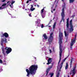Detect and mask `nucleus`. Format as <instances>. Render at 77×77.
Wrapping results in <instances>:
<instances>
[{"label":"nucleus","instance_id":"1","mask_svg":"<svg viewBox=\"0 0 77 77\" xmlns=\"http://www.w3.org/2000/svg\"><path fill=\"white\" fill-rule=\"evenodd\" d=\"M38 65H32L31 66L29 67L28 69H26V71L27 72V74L26 76L27 77H29V75L30 74L31 75H35L36 72V70L38 69Z\"/></svg>","mask_w":77,"mask_h":77},{"label":"nucleus","instance_id":"2","mask_svg":"<svg viewBox=\"0 0 77 77\" xmlns=\"http://www.w3.org/2000/svg\"><path fill=\"white\" fill-rule=\"evenodd\" d=\"M59 37L60 39L59 41V44L60 45V59L58 63V65L59 64L60 60H61V58L62 57V47L63 46L61 44L62 43V39H63V33H59Z\"/></svg>","mask_w":77,"mask_h":77},{"label":"nucleus","instance_id":"3","mask_svg":"<svg viewBox=\"0 0 77 77\" xmlns=\"http://www.w3.org/2000/svg\"><path fill=\"white\" fill-rule=\"evenodd\" d=\"M53 65H54V63H51V65L48 66L49 67L46 69V75H48V72H49V71H50V69H51L53 68Z\"/></svg>","mask_w":77,"mask_h":77},{"label":"nucleus","instance_id":"4","mask_svg":"<svg viewBox=\"0 0 77 77\" xmlns=\"http://www.w3.org/2000/svg\"><path fill=\"white\" fill-rule=\"evenodd\" d=\"M53 35H54V34H53V33L52 32L51 33L48 38V41L50 45L51 44V43L52 41H53Z\"/></svg>","mask_w":77,"mask_h":77},{"label":"nucleus","instance_id":"5","mask_svg":"<svg viewBox=\"0 0 77 77\" xmlns=\"http://www.w3.org/2000/svg\"><path fill=\"white\" fill-rule=\"evenodd\" d=\"M70 26L69 28V33H72L74 30V29H73V26H72V20L70 21V23L69 24Z\"/></svg>","mask_w":77,"mask_h":77},{"label":"nucleus","instance_id":"6","mask_svg":"<svg viewBox=\"0 0 77 77\" xmlns=\"http://www.w3.org/2000/svg\"><path fill=\"white\" fill-rule=\"evenodd\" d=\"M75 68H76V66H75L73 67L72 70H71L70 72V75H71L72 74V76H74V75L75 74V73H76Z\"/></svg>","mask_w":77,"mask_h":77},{"label":"nucleus","instance_id":"7","mask_svg":"<svg viewBox=\"0 0 77 77\" xmlns=\"http://www.w3.org/2000/svg\"><path fill=\"white\" fill-rule=\"evenodd\" d=\"M5 50H6V53L7 54H9L12 51V49L10 47H6L5 48Z\"/></svg>","mask_w":77,"mask_h":77},{"label":"nucleus","instance_id":"8","mask_svg":"<svg viewBox=\"0 0 77 77\" xmlns=\"http://www.w3.org/2000/svg\"><path fill=\"white\" fill-rule=\"evenodd\" d=\"M8 38L9 37V35L7 32H5L4 34H3L2 35H1V38H3V39H4V38Z\"/></svg>","mask_w":77,"mask_h":77},{"label":"nucleus","instance_id":"9","mask_svg":"<svg viewBox=\"0 0 77 77\" xmlns=\"http://www.w3.org/2000/svg\"><path fill=\"white\" fill-rule=\"evenodd\" d=\"M75 42V40L73 39V40H72L71 42V43H70V48L71 50H72V45H74V43Z\"/></svg>","mask_w":77,"mask_h":77},{"label":"nucleus","instance_id":"10","mask_svg":"<svg viewBox=\"0 0 77 77\" xmlns=\"http://www.w3.org/2000/svg\"><path fill=\"white\" fill-rule=\"evenodd\" d=\"M53 59L51 58H49L48 60V63H47V65H49L51 63V62H53Z\"/></svg>","mask_w":77,"mask_h":77},{"label":"nucleus","instance_id":"11","mask_svg":"<svg viewBox=\"0 0 77 77\" xmlns=\"http://www.w3.org/2000/svg\"><path fill=\"white\" fill-rule=\"evenodd\" d=\"M67 59V57L65 58L64 60H63L61 63V64L60 65V69H61L62 68V65H63V62H64Z\"/></svg>","mask_w":77,"mask_h":77},{"label":"nucleus","instance_id":"12","mask_svg":"<svg viewBox=\"0 0 77 77\" xmlns=\"http://www.w3.org/2000/svg\"><path fill=\"white\" fill-rule=\"evenodd\" d=\"M61 15L62 17L61 20L63 21V22H64L65 19H64V17H65V13H63V12L61 13Z\"/></svg>","mask_w":77,"mask_h":77},{"label":"nucleus","instance_id":"13","mask_svg":"<svg viewBox=\"0 0 77 77\" xmlns=\"http://www.w3.org/2000/svg\"><path fill=\"white\" fill-rule=\"evenodd\" d=\"M40 22L41 20H38L37 21H35V24H37V26L38 27H39V26L41 25V24H40Z\"/></svg>","mask_w":77,"mask_h":77},{"label":"nucleus","instance_id":"14","mask_svg":"<svg viewBox=\"0 0 77 77\" xmlns=\"http://www.w3.org/2000/svg\"><path fill=\"white\" fill-rule=\"evenodd\" d=\"M66 29L68 32H69V23H66Z\"/></svg>","mask_w":77,"mask_h":77},{"label":"nucleus","instance_id":"15","mask_svg":"<svg viewBox=\"0 0 77 77\" xmlns=\"http://www.w3.org/2000/svg\"><path fill=\"white\" fill-rule=\"evenodd\" d=\"M74 60V58H71V61L70 63V68L72 67V61Z\"/></svg>","mask_w":77,"mask_h":77},{"label":"nucleus","instance_id":"16","mask_svg":"<svg viewBox=\"0 0 77 77\" xmlns=\"http://www.w3.org/2000/svg\"><path fill=\"white\" fill-rule=\"evenodd\" d=\"M2 51L4 56H6V53H5V50H4L3 48H2Z\"/></svg>","mask_w":77,"mask_h":77},{"label":"nucleus","instance_id":"17","mask_svg":"<svg viewBox=\"0 0 77 77\" xmlns=\"http://www.w3.org/2000/svg\"><path fill=\"white\" fill-rule=\"evenodd\" d=\"M64 8H66V7H65V5H63V9L62 10V12H61V13H63H63H65V11L64 10Z\"/></svg>","mask_w":77,"mask_h":77},{"label":"nucleus","instance_id":"18","mask_svg":"<svg viewBox=\"0 0 77 77\" xmlns=\"http://www.w3.org/2000/svg\"><path fill=\"white\" fill-rule=\"evenodd\" d=\"M43 37L45 39H47V38H48L47 36L46 35V34L45 33L43 35Z\"/></svg>","mask_w":77,"mask_h":77},{"label":"nucleus","instance_id":"19","mask_svg":"<svg viewBox=\"0 0 77 77\" xmlns=\"http://www.w3.org/2000/svg\"><path fill=\"white\" fill-rule=\"evenodd\" d=\"M64 33L65 37H66L67 36L68 37L69 35V34H68V32L67 33H66V31H65Z\"/></svg>","mask_w":77,"mask_h":77},{"label":"nucleus","instance_id":"20","mask_svg":"<svg viewBox=\"0 0 77 77\" xmlns=\"http://www.w3.org/2000/svg\"><path fill=\"white\" fill-rule=\"evenodd\" d=\"M1 44L3 46V43L4 42V39L3 38H1Z\"/></svg>","mask_w":77,"mask_h":77},{"label":"nucleus","instance_id":"21","mask_svg":"<svg viewBox=\"0 0 77 77\" xmlns=\"http://www.w3.org/2000/svg\"><path fill=\"white\" fill-rule=\"evenodd\" d=\"M68 68V63H66V66L65 67V69H67Z\"/></svg>","mask_w":77,"mask_h":77},{"label":"nucleus","instance_id":"22","mask_svg":"<svg viewBox=\"0 0 77 77\" xmlns=\"http://www.w3.org/2000/svg\"><path fill=\"white\" fill-rule=\"evenodd\" d=\"M44 8H43L41 10V15H42V14H43V12H44Z\"/></svg>","mask_w":77,"mask_h":77},{"label":"nucleus","instance_id":"23","mask_svg":"<svg viewBox=\"0 0 77 77\" xmlns=\"http://www.w3.org/2000/svg\"><path fill=\"white\" fill-rule=\"evenodd\" d=\"M69 1L70 3H73L74 2V0H69Z\"/></svg>","mask_w":77,"mask_h":77},{"label":"nucleus","instance_id":"24","mask_svg":"<svg viewBox=\"0 0 77 77\" xmlns=\"http://www.w3.org/2000/svg\"><path fill=\"white\" fill-rule=\"evenodd\" d=\"M60 75V72H57V77H59Z\"/></svg>","mask_w":77,"mask_h":77},{"label":"nucleus","instance_id":"25","mask_svg":"<svg viewBox=\"0 0 77 77\" xmlns=\"http://www.w3.org/2000/svg\"><path fill=\"white\" fill-rule=\"evenodd\" d=\"M4 41H5V43H8V41L6 40V38H4Z\"/></svg>","mask_w":77,"mask_h":77},{"label":"nucleus","instance_id":"26","mask_svg":"<svg viewBox=\"0 0 77 77\" xmlns=\"http://www.w3.org/2000/svg\"><path fill=\"white\" fill-rule=\"evenodd\" d=\"M50 75H51V77H52L53 76V75H54V73H50Z\"/></svg>","mask_w":77,"mask_h":77},{"label":"nucleus","instance_id":"27","mask_svg":"<svg viewBox=\"0 0 77 77\" xmlns=\"http://www.w3.org/2000/svg\"><path fill=\"white\" fill-rule=\"evenodd\" d=\"M3 64L4 65H6V61L4 60L3 62Z\"/></svg>","mask_w":77,"mask_h":77},{"label":"nucleus","instance_id":"28","mask_svg":"<svg viewBox=\"0 0 77 77\" xmlns=\"http://www.w3.org/2000/svg\"><path fill=\"white\" fill-rule=\"evenodd\" d=\"M35 9V8L30 9V11H34Z\"/></svg>","mask_w":77,"mask_h":77},{"label":"nucleus","instance_id":"29","mask_svg":"<svg viewBox=\"0 0 77 77\" xmlns=\"http://www.w3.org/2000/svg\"><path fill=\"white\" fill-rule=\"evenodd\" d=\"M56 22H55L54 23V24L53 25V29H54V28H55V27H56Z\"/></svg>","mask_w":77,"mask_h":77},{"label":"nucleus","instance_id":"30","mask_svg":"<svg viewBox=\"0 0 77 77\" xmlns=\"http://www.w3.org/2000/svg\"><path fill=\"white\" fill-rule=\"evenodd\" d=\"M15 1H12V2L11 3V5H13V4H14V3H15Z\"/></svg>","mask_w":77,"mask_h":77},{"label":"nucleus","instance_id":"31","mask_svg":"<svg viewBox=\"0 0 77 77\" xmlns=\"http://www.w3.org/2000/svg\"><path fill=\"white\" fill-rule=\"evenodd\" d=\"M6 3H5L4 4L2 5V7H3V6H6Z\"/></svg>","mask_w":77,"mask_h":77},{"label":"nucleus","instance_id":"32","mask_svg":"<svg viewBox=\"0 0 77 77\" xmlns=\"http://www.w3.org/2000/svg\"><path fill=\"white\" fill-rule=\"evenodd\" d=\"M66 23H69V18L67 19Z\"/></svg>","mask_w":77,"mask_h":77},{"label":"nucleus","instance_id":"33","mask_svg":"<svg viewBox=\"0 0 77 77\" xmlns=\"http://www.w3.org/2000/svg\"><path fill=\"white\" fill-rule=\"evenodd\" d=\"M44 25L43 24H42V26H41V28H44Z\"/></svg>","mask_w":77,"mask_h":77},{"label":"nucleus","instance_id":"34","mask_svg":"<svg viewBox=\"0 0 77 77\" xmlns=\"http://www.w3.org/2000/svg\"><path fill=\"white\" fill-rule=\"evenodd\" d=\"M3 63V61L1 59H0V63Z\"/></svg>","mask_w":77,"mask_h":77},{"label":"nucleus","instance_id":"35","mask_svg":"<svg viewBox=\"0 0 77 77\" xmlns=\"http://www.w3.org/2000/svg\"><path fill=\"white\" fill-rule=\"evenodd\" d=\"M31 14H32L31 13H30V14H29V17H32V15H31Z\"/></svg>","mask_w":77,"mask_h":77},{"label":"nucleus","instance_id":"36","mask_svg":"<svg viewBox=\"0 0 77 77\" xmlns=\"http://www.w3.org/2000/svg\"><path fill=\"white\" fill-rule=\"evenodd\" d=\"M4 8L2 7H0V9H3Z\"/></svg>","mask_w":77,"mask_h":77},{"label":"nucleus","instance_id":"37","mask_svg":"<svg viewBox=\"0 0 77 77\" xmlns=\"http://www.w3.org/2000/svg\"><path fill=\"white\" fill-rule=\"evenodd\" d=\"M6 0H2V2H5V1H6Z\"/></svg>","mask_w":77,"mask_h":77},{"label":"nucleus","instance_id":"38","mask_svg":"<svg viewBox=\"0 0 77 77\" xmlns=\"http://www.w3.org/2000/svg\"><path fill=\"white\" fill-rule=\"evenodd\" d=\"M31 8L30 9H32L33 8V5H31Z\"/></svg>","mask_w":77,"mask_h":77},{"label":"nucleus","instance_id":"39","mask_svg":"<svg viewBox=\"0 0 77 77\" xmlns=\"http://www.w3.org/2000/svg\"><path fill=\"white\" fill-rule=\"evenodd\" d=\"M49 51L50 53H51V52H52V51H51V49L49 50Z\"/></svg>","mask_w":77,"mask_h":77},{"label":"nucleus","instance_id":"40","mask_svg":"<svg viewBox=\"0 0 77 77\" xmlns=\"http://www.w3.org/2000/svg\"><path fill=\"white\" fill-rule=\"evenodd\" d=\"M29 1L28 0V1L26 2V3H29Z\"/></svg>","mask_w":77,"mask_h":77},{"label":"nucleus","instance_id":"41","mask_svg":"<svg viewBox=\"0 0 77 77\" xmlns=\"http://www.w3.org/2000/svg\"><path fill=\"white\" fill-rule=\"evenodd\" d=\"M2 71V68H0V72H1V71Z\"/></svg>","mask_w":77,"mask_h":77},{"label":"nucleus","instance_id":"42","mask_svg":"<svg viewBox=\"0 0 77 77\" xmlns=\"http://www.w3.org/2000/svg\"><path fill=\"white\" fill-rule=\"evenodd\" d=\"M74 17H75V15H72V18H74Z\"/></svg>","mask_w":77,"mask_h":77},{"label":"nucleus","instance_id":"43","mask_svg":"<svg viewBox=\"0 0 77 77\" xmlns=\"http://www.w3.org/2000/svg\"><path fill=\"white\" fill-rule=\"evenodd\" d=\"M37 6L38 8H39V5H37Z\"/></svg>","mask_w":77,"mask_h":77},{"label":"nucleus","instance_id":"44","mask_svg":"<svg viewBox=\"0 0 77 77\" xmlns=\"http://www.w3.org/2000/svg\"><path fill=\"white\" fill-rule=\"evenodd\" d=\"M51 24V22H50L48 24V25H49V24Z\"/></svg>","mask_w":77,"mask_h":77},{"label":"nucleus","instance_id":"45","mask_svg":"<svg viewBox=\"0 0 77 77\" xmlns=\"http://www.w3.org/2000/svg\"><path fill=\"white\" fill-rule=\"evenodd\" d=\"M10 6L11 7V8H12V5H10Z\"/></svg>","mask_w":77,"mask_h":77},{"label":"nucleus","instance_id":"46","mask_svg":"<svg viewBox=\"0 0 77 77\" xmlns=\"http://www.w3.org/2000/svg\"><path fill=\"white\" fill-rule=\"evenodd\" d=\"M60 70H59V72H59V71H61V70L60 69H60Z\"/></svg>","mask_w":77,"mask_h":77},{"label":"nucleus","instance_id":"47","mask_svg":"<svg viewBox=\"0 0 77 77\" xmlns=\"http://www.w3.org/2000/svg\"><path fill=\"white\" fill-rule=\"evenodd\" d=\"M51 21H52V20H51L50 22V23H51Z\"/></svg>","mask_w":77,"mask_h":77},{"label":"nucleus","instance_id":"48","mask_svg":"<svg viewBox=\"0 0 77 77\" xmlns=\"http://www.w3.org/2000/svg\"><path fill=\"white\" fill-rule=\"evenodd\" d=\"M62 2H64V0H62Z\"/></svg>","mask_w":77,"mask_h":77},{"label":"nucleus","instance_id":"49","mask_svg":"<svg viewBox=\"0 0 77 77\" xmlns=\"http://www.w3.org/2000/svg\"><path fill=\"white\" fill-rule=\"evenodd\" d=\"M55 10H56V9H53V11H55Z\"/></svg>","mask_w":77,"mask_h":77},{"label":"nucleus","instance_id":"50","mask_svg":"<svg viewBox=\"0 0 77 77\" xmlns=\"http://www.w3.org/2000/svg\"><path fill=\"white\" fill-rule=\"evenodd\" d=\"M10 1H8V2H7V3H9V2H10Z\"/></svg>","mask_w":77,"mask_h":77},{"label":"nucleus","instance_id":"51","mask_svg":"<svg viewBox=\"0 0 77 77\" xmlns=\"http://www.w3.org/2000/svg\"><path fill=\"white\" fill-rule=\"evenodd\" d=\"M62 20H61V21H60V23H62Z\"/></svg>","mask_w":77,"mask_h":77},{"label":"nucleus","instance_id":"52","mask_svg":"<svg viewBox=\"0 0 77 77\" xmlns=\"http://www.w3.org/2000/svg\"><path fill=\"white\" fill-rule=\"evenodd\" d=\"M48 27H51V26H49Z\"/></svg>","mask_w":77,"mask_h":77},{"label":"nucleus","instance_id":"53","mask_svg":"<svg viewBox=\"0 0 77 77\" xmlns=\"http://www.w3.org/2000/svg\"><path fill=\"white\" fill-rule=\"evenodd\" d=\"M35 59H36V58L35 57Z\"/></svg>","mask_w":77,"mask_h":77},{"label":"nucleus","instance_id":"54","mask_svg":"<svg viewBox=\"0 0 77 77\" xmlns=\"http://www.w3.org/2000/svg\"><path fill=\"white\" fill-rule=\"evenodd\" d=\"M68 77H69V75H68Z\"/></svg>","mask_w":77,"mask_h":77},{"label":"nucleus","instance_id":"55","mask_svg":"<svg viewBox=\"0 0 77 77\" xmlns=\"http://www.w3.org/2000/svg\"><path fill=\"white\" fill-rule=\"evenodd\" d=\"M25 10H27V9H25Z\"/></svg>","mask_w":77,"mask_h":77},{"label":"nucleus","instance_id":"56","mask_svg":"<svg viewBox=\"0 0 77 77\" xmlns=\"http://www.w3.org/2000/svg\"><path fill=\"white\" fill-rule=\"evenodd\" d=\"M37 2V1L36 0H35V1Z\"/></svg>","mask_w":77,"mask_h":77},{"label":"nucleus","instance_id":"57","mask_svg":"<svg viewBox=\"0 0 77 77\" xmlns=\"http://www.w3.org/2000/svg\"><path fill=\"white\" fill-rule=\"evenodd\" d=\"M29 1H32V0H29Z\"/></svg>","mask_w":77,"mask_h":77},{"label":"nucleus","instance_id":"58","mask_svg":"<svg viewBox=\"0 0 77 77\" xmlns=\"http://www.w3.org/2000/svg\"><path fill=\"white\" fill-rule=\"evenodd\" d=\"M52 13H53V11H51Z\"/></svg>","mask_w":77,"mask_h":77},{"label":"nucleus","instance_id":"59","mask_svg":"<svg viewBox=\"0 0 77 77\" xmlns=\"http://www.w3.org/2000/svg\"><path fill=\"white\" fill-rule=\"evenodd\" d=\"M75 37H76V35H75Z\"/></svg>","mask_w":77,"mask_h":77},{"label":"nucleus","instance_id":"60","mask_svg":"<svg viewBox=\"0 0 77 77\" xmlns=\"http://www.w3.org/2000/svg\"><path fill=\"white\" fill-rule=\"evenodd\" d=\"M35 6H36V5H35Z\"/></svg>","mask_w":77,"mask_h":77},{"label":"nucleus","instance_id":"61","mask_svg":"<svg viewBox=\"0 0 77 77\" xmlns=\"http://www.w3.org/2000/svg\"><path fill=\"white\" fill-rule=\"evenodd\" d=\"M28 10H29V9H28Z\"/></svg>","mask_w":77,"mask_h":77}]
</instances>
